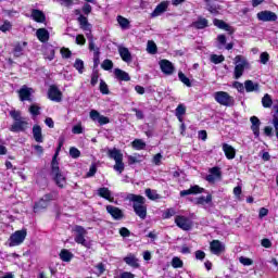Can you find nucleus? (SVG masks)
Returning a JSON list of instances; mask_svg holds the SVG:
<instances>
[{"label": "nucleus", "instance_id": "nucleus-46", "mask_svg": "<svg viewBox=\"0 0 278 278\" xmlns=\"http://www.w3.org/2000/svg\"><path fill=\"white\" fill-rule=\"evenodd\" d=\"M211 62L213 64H222V62H225V55H223V54H220V55L212 54L211 55Z\"/></svg>", "mask_w": 278, "mask_h": 278}, {"label": "nucleus", "instance_id": "nucleus-59", "mask_svg": "<svg viewBox=\"0 0 278 278\" xmlns=\"http://www.w3.org/2000/svg\"><path fill=\"white\" fill-rule=\"evenodd\" d=\"M233 88H236V90H238V92H244V85L240 81H235L233 83Z\"/></svg>", "mask_w": 278, "mask_h": 278}, {"label": "nucleus", "instance_id": "nucleus-27", "mask_svg": "<svg viewBox=\"0 0 278 278\" xmlns=\"http://www.w3.org/2000/svg\"><path fill=\"white\" fill-rule=\"evenodd\" d=\"M245 92H260V84L253 83V80L244 81Z\"/></svg>", "mask_w": 278, "mask_h": 278}, {"label": "nucleus", "instance_id": "nucleus-42", "mask_svg": "<svg viewBox=\"0 0 278 278\" xmlns=\"http://www.w3.org/2000/svg\"><path fill=\"white\" fill-rule=\"evenodd\" d=\"M262 105H263V108H273V98H270V94L266 93L263 97Z\"/></svg>", "mask_w": 278, "mask_h": 278}, {"label": "nucleus", "instance_id": "nucleus-37", "mask_svg": "<svg viewBox=\"0 0 278 278\" xmlns=\"http://www.w3.org/2000/svg\"><path fill=\"white\" fill-rule=\"evenodd\" d=\"M131 144L132 149H136L137 151L147 149V143L142 139H135Z\"/></svg>", "mask_w": 278, "mask_h": 278}, {"label": "nucleus", "instance_id": "nucleus-40", "mask_svg": "<svg viewBox=\"0 0 278 278\" xmlns=\"http://www.w3.org/2000/svg\"><path fill=\"white\" fill-rule=\"evenodd\" d=\"M60 257L63 262H71V260H73V253H71L68 250H62Z\"/></svg>", "mask_w": 278, "mask_h": 278}, {"label": "nucleus", "instance_id": "nucleus-24", "mask_svg": "<svg viewBox=\"0 0 278 278\" xmlns=\"http://www.w3.org/2000/svg\"><path fill=\"white\" fill-rule=\"evenodd\" d=\"M124 262L128 266H131V268H140V263H138V258L131 253L124 257Z\"/></svg>", "mask_w": 278, "mask_h": 278}, {"label": "nucleus", "instance_id": "nucleus-20", "mask_svg": "<svg viewBox=\"0 0 278 278\" xmlns=\"http://www.w3.org/2000/svg\"><path fill=\"white\" fill-rule=\"evenodd\" d=\"M106 153L110 160H114V162L123 160V152L116 148L108 149Z\"/></svg>", "mask_w": 278, "mask_h": 278}, {"label": "nucleus", "instance_id": "nucleus-58", "mask_svg": "<svg viewBox=\"0 0 278 278\" xmlns=\"http://www.w3.org/2000/svg\"><path fill=\"white\" fill-rule=\"evenodd\" d=\"M94 175H97V165L92 164L89 172L86 174V177H94Z\"/></svg>", "mask_w": 278, "mask_h": 278}, {"label": "nucleus", "instance_id": "nucleus-11", "mask_svg": "<svg viewBox=\"0 0 278 278\" xmlns=\"http://www.w3.org/2000/svg\"><path fill=\"white\" fill-rule=\"evenodd\" d=\"M29 127V123H27V119L24 117L17 122H14L11 125L10 131H13L15 134H18V131H25Z\"/></svg>", "mask_w": 278, "mask_h": 278}, {"label": "nucleus", "instance_id": "nucleus-21", "mask_svg": "<svg viewBox=\"0 0 278 278\" xmlns=\"http://www.w3.org/2000/svg\"><path fill=\"white\" fill-rule=\"evenodd\" d=\"M223 151L227 160H233L236 157V148L229 146V143H223Z\"/></svg>", "mask_w": 278, "mask_h": 278}, {"label": "nucleus", "instance_id": "nucleus-1", "mask_svg": "<svg viewBox=\"0 0 278 278\" xmlns=\"http://www.w3.org/2000/svg\"><path fill=\"white\" fill-rule=\"evenodd\" d=\"M127 201H130L132 203V210L135 214L141 218V220H144L147 218V198L134 193H129L126 197Z\"/></svg>", "mask_w": 278, "mask_h": 278}, {"label": "nucleus", "instance_id": "nucleus-47", "mask_svg": "<svg viewBox=\"0 0 278 278\" xmlns=\"http://www.w3.org/2000/svg\"><path fill=\"white\" fill-rule=\"evenodd\" d=\"M172 266L173 268H184V261H181V258L178 256H175L172 260Z\"/></svg>", "mask_w": 278, "mask_h": 278}, {"label": "nucleus", "instance_id": "nucleus-22", "mask_svg": "<svg viewBox=\"0 0 278 278\" xmlns=\"http://www.w3.org/2000/svg\"><path fill=\"white\" fill-rule=\"evenodd\" d=\"M36 37L38 38L39 42H49V30H47V28H38L36 31Z\"/></svg>", "mask_w": 278, "mask_h": 278}, {"label": "nucleus", "instance_id": "nucleus-55", "mask_svg": "<svg viewBox=\"0 0 278 278\" xmlns=\"http://www.w3.org/2000/svg\"><path fill=\"white\" fill-rule=\"evenodd\" d=\"M29 112H30V114H33V116H39L40 115V106L33 104L29 108Z\"/></svg>", "mask_w": 278, "mask_h": 278}, {"label": "nucleus", "instance_id": "nucleus-10", "mask_svg": "<svg viewBox=\"0 0 278 278\" xmlns=\"http://www.w3.org/2000/svg\"><path fill=\"white\" fill-rule=\"evenodd\" d=\"M89 117L94 123H99V125H108V123H110V117L101 115V113H99V111L97 110H91L89 113Z\"/></svg>", "mask_w": 278, "mask_h": 278}, {"label": "nucleus", "instance_id": "nucleus-16", "mask_svg": "<svg viewBox=\"0 0 278 278\" xmlns=\"http://www.w3.org/2000/svg\"><path fill=\"white\" fill-rule=\"evenodd\" d=\"M210 250L214 255H220V253L225 251V244H223V242L219 240H213L210 243Z\"/></svg>", "mask_w": 278, "mask_h": 278}, {"label": "nucleus", "instance_id": "nucleus-48", "mask_svg": "<svg viewBox=\"0 0 278 278\" xmlns=\"http://www.w3.org/2000/svg\"><path fill=\"white\" fill-rule=\"evenodd\" d=\"M10 116L13 118V121H15V123L25 118L21 116V111L16 110L10 111Z\"/></svg>", "mask_w": 278, "mask_h": 278}, {"label": "nucleus", "instance_id": "nucleus-43", "mask_svg": "<svg viewBox=\"0 0 278 278\" xmlns=\"http://www.w3.org/2000/svg\"><path fill=\"white\" fill-rule=\"evenodd\" d=\"M101 67L103 71H112L114 68V62H112L110 59H106L102 62Z\"/></svg>", "mask_w": 278, "mask_h": 278}, {"label": "nucleus", "instance_id": "nucleus-36", "mask_svg": "<svg viewBox=\"0 0 278 278\" xmlns=\"http://www.w3.org/2000/svg\"><path fill=\"white\" fill-rule=\"evenodd\" d=\"M146 197H148L150 201H157V199H162L157 191L153 189H146Z\"/></svg>", "mask_w": 278, "mask_h": 278}, {"label": "nucleus", "instance_id": "nucleus-38", "mask_svg": "<svg viewBox=\"0 0 278 278\" xmlns=\"http://www.w3.org/2000/svg\"><path fill=\"white\" fill-rule=\"evenodd\" d=\"M117 23H118L119 27H122L123 29H129V27H130L129 20H127V17H123L122 15L117 16Z\"/></svg>", "mask_w": 278, "mask_h": 278}, {"label": "nucleus", "instance_id": "nucleus-51", "mask_svg": "<svg viewBox=\"0 0 278 278\" xmlns=\"http://www.w3.org/2000/svg\"><path fill=\"white\" fill-rule=\"evenodd\" d=\"M269 60H270V54H268V52L261 53L260 55L261 64H268Z\"/></svg>", "mask_w": 278, "mask_h": 278}, {"label": "nucleus", "instance_id": "nucleus-64", "mask_svg": "<svg viewBox=\"0 0 278 278\" xmlns=\"http://www.w3.org/2000/svg\"><path fill=\"white\" fill-rule=\"evenodd\" d=\"M273 125H274V129L276 131V138L278 139V116H274Z\"/></svg>", "mask_w": 278, "mask_h": 278}, {"label": "nucleus", "instance_id": "nucleus-30", "mask_svg": "<svg viewBox=\"0 0 278 278\" xmlns=\"http://www.w3.org/2000/svg\"><path fill=\"white\" fill-rule=\"evenodd\" d=\"M213 25H215V27H218V29H224L225 31H230V33L233 31L231 29V26H229V24L225 23V21L223 20L215 18L213 21Z\"/></svg>", "mask_w": 278, "mask_h": 278}, {"label": "nucleus", "instance_id": "nucleus-31", "mask_svg": "<svg viewBox=\"0 0 278 278\" xmlns=\"http://www.w3.org/2000/svg\"><path fill=\"white\" fill-rule=\"evenodd\" d=\"M31 17L36 21V23H45V21H47L45 13L36 9L31 11Z\"/></svg>", "mask_w": 278, "mask_h": 278}, {"label": "nucleus", "instance_id": "nucleus-9", "mask_svg": "<svg viewBox=\"0 0 278 278\" xmlns=\"http://www.w3.org/2000/svg\"><path fill=\"white\" fill-rule=\"evenodd\" d=\"M256 18L263 23H274L277 21V13L273 11H261L256 14Z\"/></svg>", "mask_w": 278, "mask_h": 278}, {"label": "nucleus", "instance_id": "nucleus-7", "mask_svg": "<svg viewBox=\"0 0 278 278\" xmlns=\"http://www.w3.org/2000/svg\"><path fill=\"white\" fill-rule=\"evenodd\" d=\"M74 231L76 233L74 240L77 244H81V247H88V241H86V236L88 231L83 226H75Z\"/></svg>", "mask_w": 278, "mask_h": 278}, {"label": "nucleus", "instance_id": "nucleus-49", "mask_svg": "<svg viewBox=\"0 0 278 278\" xmlns=\"http://www.w3.org/2000/svg\"><path fill=\"white\" fill-rule=\"evenodd\" d=\"M210 174L213 175V177H216L217 179H220V177H223V173L220 172V167H212L210 169Z\"/></svg>", "mask_w": 278, "mask_h": 278}, {"label": "nucleus", "instance_id": "nucleus-18", "mask_svg": "<svg viewBox=\"0 0 278 278\" xmlns=\"http://www.w3.org/2000/svg\"><path fill=\"white\" fill-rule=\"evenodd\" d=\"M77 21H78V23L80 25V29H83V31H86V34H92V24L88 23V17H86L84 15H79Z\"/></svg>", "mask_w": 278, "mask_h": 278}, {"label": "nucleus", "instance_id": "nucleus-60", "mask_svg": "<svg viewBox=\"0 0 278 278\" xmlns=\"http://www.w3.org/2000/svg\"><path fill=\"white\" fill-rule=\"evenodd\" d=\"M119 236H122L123 238H129V236H131V232L129 231V229L123 227L119 229Z\"/></svg>", "mask_w": 278, "mask_h": 278}, {"label": "nucleus", "instance_id": "nucleus-2", "mask_svg": "<svg viewBox=\"0 0 278 278\" xmlns=\"http://www.w3.org/2000/svg\"><path fill=\"white\" fill-rule=\"evenodd\" d=\"M50 175L58 188H64L66 186V176H64V174L60 169V164L58 163V152L52 159Z\"/></svg>", "mask_w": 278, "mask_h": 278}, {"label": "nucleus", "instance_id": "nucleus-17", "mask_svg": "<svg viewBox=\"0 0 278 278\" xmlns=\"http://www.w3.org/2000/svg\"><path fill=\"white\" fill-rule=\"evenodd\" d=\"M205 189L201 188L199 185H194L187 190L180 191V197H188L189 194H203Z\"/></svg>", "mask_w": 278, "mask_h": 278}, {"label": "nucleus", "instance_id": "nucleus-4", "mask_svg": "<svg viewBox=\"0 0 278 278\" xmlns=\"http://www.w3.org/2000/svg\"><path fill=\"white\" fill-rule=\"evenodd\" d=\"M233 62H235V72H233L235 79H240V77L244 75V71H247V68H249L250 66L249 61L242 55H237Z\"/></svg>", "mask_w": 278, "mask_h": 278}, {"label": "nucleus", "instance_id": "nucleus-41", "mask_svg": "<svg viewBox=\"0 0 278 278\" xmlns=\"http://www.w3.org/2000/svg\"><path fill=\"white\" fill-rule=\"evenodd\" d=\"M148 53H151V55H155L157 53V45H155L154 41L149 40L147 46Z\"/></svg>", "mask_w": 278, "mask_h": 278}, {"label": "nucleus", "instance_id": "nucleus-54", "mask_svg": "<svg viewBox=\"0 0 278 278\" xmlns=\"http://www.w3.org/2000/svg\"><path fill=\"white\" fill-rule=\"evenodd\" d=\"M70 155H71V157H73L74 160H77V157H79V155H81V152H80L79 149H77V148H71V149H70Z\"/></svg>", "mask_w": 278, "mask_h": 278}, {"label": "nucleus", "instance_id": "nucleus-52", "mask_svg": "<svg viewBox=\"0 0 278 278\" xmlns=\"http://www.w3.org/2000/svg\"><path fill=\"white\" fill-rule=\"evenodd\" d=\"M100 92L102 94H110V89L108 87V84L103 80H100Z\"/></svg>", "mask_w": 278, "mask_h": 278}, {"label": "nucleus", "instance_id": "nucleus-15", "mask_svg": "<svg viewBox=\"0 0 278 278\" xmlns=\"http://www.w3.org/2000/svg\"><path fill=\"white\" fill-rule=\"evenodd\" d=\"M106 212L112 216V218H114V220H121L125 216V214H123V211L121 208L113 205H108Z\"/></svg>", "mask_w": 278, "mask_h": 278}, {"label": "nucleus", "instance_id": "nucleus-12", "mask_svg": "<svg viewBox=\"0 0 278 278\" xmlns=\"http://www.w3.org/2000/svg\"><path fill=\"white\" fill-rule=\"evenodd\" d=\"M160 68L164 75H173L175 73V65L166 59L160 61Z\"/></svg>", "mask_w": 278, "mask_h": 278}, {"label": "nucleus", "instance_id": "nucleus-5", "mask_svg": "<svg viewBox=\"0 0 278 278\" xmlns=\"http://www.w3.org/2000/svg\"><path fill=\"white\" fill-rule=\"evenodd\" d=\"M27 238V229L16 230L9 238V247H20Z\"/></svg>", "mask_w": 278, "mask_h": 278}, {"label": "nucleus", "instance_id": "nucleus-13", "mask_svg": "<svg viewBox=\"0 0 278 278\" xmlns=\"http://www.w3.org/2000/svg\"><path fill=\"white\" fill-rule=\"evenodd\" d=\"M48 98L50 101H55L56 103H60L62 101V91L56 86H50L48 90Z\"/></svg>", "mask_w": 278, "mask_h": 278}, {"label": "nucleus", "instance_id": "nucleus-6", "mask_svg": "<svg viewBox=\"0 0 278 278\" xmlns=\"http://www.w3.org/2000/svg\"><path fill=\"white\" fill-rule=\"evenodd\" d=\"M58 197V193H47L45 194L34 206V212H38L39 210H47L49 207V203L54 201Z\"/></svg>", "mask_w": 278, "mask_h": 278}, {"label": "nucleus", "instance_id": "nucleus-62", "mask_svg": "<svg viewBox=\"0 0 278 278\" xmlns=\"http://www.w3.org/2000/svg\"><path fill=\"white\" fill-rule=\"evenodd\" d=\"M76 45H80V46L86 45V37H84V35H77L76 36Z\"/></svg>", "mask_w": 278, "mask_h": 278}, {"label": "nucleus", "instance_id": "nucleus-19", "mask_svg": "<svg viewBox=\"0 0 278 278\" xmlns=\"http://www.w3.org/2000/svg\"><path fill=\"white\" fill-rule=\"evenodd\" d=\"M166 10H168V2L166 1L161 2L151 13L152 18H155L156 16H162V14L166 12Z\"/></svg>", "mask_w": 278, "mask_h": 278}, {"label": "nucleus", "instance_id": "nucleus-44", "mask_svg": "<svg viewBox=\"0 0 278 278\" xmlns=\"http://www.w3.org/2000/svg\"><path fill=\"white\" fill-rule=\"evenodd\" d=\"M12 30V22L5 20L2 25H0V31L5 34L7 31Z\"/></svg>", "mask_w": 278, "mask_h": 278}, {"label": "nucleus", "instance_id": "nucleus-56", "mask_svg": "<svg viewBox=\"0 0 278 278\" xmlns=\"http://www.w3.org/2000/svg\"><path fill=\"white\" fill-rule=\"evenodd\" d=\"M140 163V155H129L128 156V164L131 166L132 164H138Z\"/></svg>", "mask_w": 278, "mask_h": 278}, {"label": "nucleus", "instance_id": "nucleus-63", "mask_svg": "<svg viewBox=\"0 0 278 278\" xmlns=\"http://www.w3.org/2000/svg\"><path fill=\"white\" fill-rule=\"evenodd\" d=\"M176 212L174 208H168L164 213V218H170L172 216H175Z\"/></svg>", "mask_w": 278, "mask_h": 278}, {"label": "nucleus", "instance_id": "nucleus-28", "mask_svg": "<svg viewBox=\"0 0 278 278\" xmlns=\"http://www.w3.org/2000/svg\"><path fill=\"white\" fill-rule=\"evenodd\" d=\"M208 21L205 17H198L195 22L191 24V27H194V29H205L208 25Z\"/></svg>", "mask_w": 278, "mask_h": 278}, {"label": "nucleus", "instance_id": "nucleus-14", "mask_svg": "<svg viewBox=\"0 0 278 278\" xmlns=\"http://www.w3.org/2000/svg\"><path fill=\"white\" fill-rule=\"evenodd\" d=\"M33 92V88H29L26 85L22 86V88L18 90L20 101H31Z\"/></svg>", "mask_w": 278, "mask_h": 278}, {"label": "nucleus", "instance_id": "nucleus-23", "mask_svg": "<svg viewBox=\"0 0 278 278\" xmlns=\"http://www.w3.org/2000/svg\"><path fill=\"white\" fill-rule=\"evenodd\" d=\"M250 122L252 124L251 129L256 138H260V125H262V122H260V118L257 116H252L250 118Z\"/></svg>", "mask_w": 278, "mask_h": 278}, {"label": "nucleus", "instance_id": "nucleus-39", "mask_svg": "<svg viewBox=\"0 0 278 278\" xmlns=\"http://www.w3.org/2000/svg\"><path fill=\"white\" fill-rule=\"evenodd\" d=\"M178 79H180V81H182L188 88H192V83L190 81V78H188L187 75L184 74V72L178 73Z\"/></svg>", "mask_w": 278, "mask_h": 278}, {"label": "nucleus", "instance_id": "nucleus-45", "mask_svg": "<svg viewBox=\"0 0 278 278\" xmlns=\"http://www.w3.org/2000/svg\"><path fill=\"white\" fill-rule=\"evenodd\" d=\"M114 170L116 173L123 174V170H125V163H123V160L115 161V165L113 166Z\"/></svg>", "mask_w": 278, "mask_h": 278}, {"label": "nucleus", "instance_id": "nucleus-26", "mask_svg": "<svg viewBox=\"0 0 278 278\" xmlns=\"http://www.w3.org/2000/svg\"><path fill=\"white\" fill-rule=\"evenodd\" d=\"M118 53L124 62H131V52L126 47L119 46Z\"/></svg>", "mask_w": 278, "mask_h": 278}, {"label": "nucleus", "instance_id": "nucleus-3", "mask_svg": "<svg viewBox=\"0 0 278 278\" xmlns=\"http://www.w3.org/2000/svg\"><path fill=\"white\" fill-rule=\"evenodd\" d=\"M213 97L216 103L224 105L225 108H233V105H236V99H233L227 91H216Z\"/></svg>", "mask_w": 278, "mask_h": 278}, {"label": "nucleus", "instance_id": "nucleus-61", "mask_svg": "<svg viewBox=\"0 0 278 278\" xmlns=\"http://www.w3.org/2000/svg\"><path fill=\"white\" fill-rule=\"evenodd\" d=\"M61 55L65 59H68V58H71L72 52L68 48H62L61 49Z\"/></svg>", "mask_w": 278, "mask_h": 278}, {"label": "nucleus", "instance_id": "nucleus-34", "mask_svg": "<svg viewBox=\"0 0 278 278\" xmlns=\"http://www.w3.org/2000/svg\"><path fill=\"white\" fill-rule=\"evenodd\" d=\"M33 136L36 142H42V128L40 126H34Z\"/></svg>", "mask_w": 278, "mask_h": 278}, {"label": "nucleus", "instance_id": "nucleus-8", "mask_svg": "<svg viewBox=\"0 0 278 278\" xmlns=\"http://www.w3.org/2000/svg\"><path fill=\"white\" fill-rule=\"evenodd\" d=\"M175 224L184 231H190L192 229V222L186 216L177 215L175 217Z\"/></svg>", "mask_w": 278, "mask_h": 278}, {"label": "nucleus", "instance_id": "nucleus-32", "mask_svg": "<svg viewBox=\"0 0 278 278\" xmlns=\"http://www.w3.org/2000/svg\"><path fill=\"white\" fill-rule=\"evenodd\" d=\"M86 37L89 40V51H92L93 55H96L97 53H101V51L99 50V47H97L94 45V40H92V33H86Z\"/></svg>", "mask_w": 278, "mask_h": 278}, {"label": "nucleus", "instance_id": "nucleus-50", "mask_svg": "<svg viewBox=\"0 0 278 278\" xmlns=\"http://www.w3.org/2000/svg\"><path fill=\"white\" fill-rule=\"evenodd\" d=\"M74 68H76L80 74L84 73V61H81V59H77L74 63Z\"/></svg>", "mask_w": 278, "mask_h": 278}, {"label": "nucleus", "instance_id": "nucleus-53", "mask_svg": "<svg viewBox=\"0 0 278 278\" xmlns=\"http://www.w3.org/2000/svg\"><path fill=\"white\" fill-rule=\"evenodd\" d=\"M185 114H186V105L179 104V105L176 108L175 116H184Z\"/></svg>", "mask_w": 278, "mask_h": 278}, {"label": "nucleus", "instance_id": "nucleus-25", "mask_svg": "<svg viewBox=\"0 0 278 278\" xmlns=\"http://www.w3.org/2000/svg\"><path fill=\"white\" fill-rule=\"evenodd\" d=\"M114 75L116 79H119V81H130L131 77H129V74L121 68L114 70Z\"/></svg>", "mask_w": 278, "mask_h": 278}, {"label": "nucleus", "instance_id": "nucleus-35", "mask_svg": "<svg viewBox=\"0 0 278 278\" xmlns=\"http://www.w3.org/2000/svg\"><path fill=\"white\" fill-rule=\"evenodd\" d=\"M212 203V194H207L206 197H200L195 199V205H207Z\"/></svg>", "mask_w": 278, "mask_h": 278}, {"label": "nucleus", "instance_id": "nucleus-33", "mask_svg": "<svg viewBox=\"0 0 278 278\" xmlns=\"http://www.w3.org/2000/svg\"><path fill=\"white\" fill-rule=\"evenodd\" d=\"M25 47H27V41H23L22 43L15 45L13 50L15 58H21V55H23V51H25Z\"/></svg>", "mask_w": 278, "mask_h": 278}, {"label": "nucleus", "instance_id": "nucleus-57", "mask_svg": "<svg viewBox=\"0 0 278 278\" xmlns=\"http://www.w3.org/2000/svg\"><path fill=\"white\" fill-rule=\"evenodd\" d=\"M239 262H240V264H243V266H251V265H253V260L244 257V256H241L239 258Z\"/></svg>", "mask_w": 278, "mask_h": 278}, {"label": "nucleus", "instance_id": "nucleus-29", "mask_svg": "<svg viewBox=\"0 0 278 278\" xmlns=\"http://www.w3.org/2000/svg\"><path fill=\"white\" fill-rule=\"evenodd\" d=\"M98 194L99 197H101L102 199H106V201H110L111 203L112 201H114V198L112 197V191H110V189L105 187L98 189Z\"/></svg>", "mask_w": 278, "mask_h": 278}]
</instances>
